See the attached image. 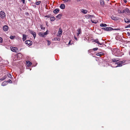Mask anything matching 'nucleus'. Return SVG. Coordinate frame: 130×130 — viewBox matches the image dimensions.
<instances>
[{
	"label": "nucleus",
	"instance_id": "nucleus-1",
	"mask_svg": "<svg viewBox=\"0 0 130 130\" xmlns=\"http://www.w3.org/2000/svg\"><path fill=\"white\" fill-rule=\"evenodd\" d=\"M112 60L113 62H116V63H114V64H115V65H117V66H116V67L121 66L122 65L124 64L123 63H124L125 62V61H124L117 62V61H119V60L117 58H113Z\"/></svg>",
	"mask_w": 130,
	"mask_h": 130
},
{
	"label": "nucleus",
	"instance_id": "nucleus-2",
	"mask_svg": "<svg viewBox=\"0 0 130 130\" xmlns=\"http://www.w3.org/2000/svg\"><path fill=\"white\" fill-rule=\"evenodd\" d=\"M120 50L117 48H115L112 51V53L113 55L117 56H121L120 54Z\"/></svg>",
	"mask_w": 130,
	"mask_h": 130
},
{
	"label": "nucleus",
	"instance_id": "nucleus-3",
	"mask_svg": "<svg viewBox=\"0 0 130 130\" xmlns=\"http://www.w3.org/2000/svg\"><path fill=\"white\" fill-rule=\"evenodd\" d=\"M47 34V31L44 32H40L38 33V35L40 37H45V35Z\"/></svg>",
	"mask_w": 130,
	"mask_h": 130
},
{
	"label": "nucleus",
	"instance_id": "nucleus-4",
	"mask_svg": "<svg viewBox=\"0 0 130 130\" xmlns=\"http://www.w3.org/2000/svg\"><path fill=\"white\" fill-rule=\"evenodd\" d=\"M10 49L11 51L15 52H17L18 51V48L17 47H11Z\"/></svg>",
	"mask_w": 130,
	"mask_h": 130
},
{
	"label": "nucleus",
	"instance_id": "nucleus-5",
	"mask_svg": "<svg viewBox=\"0 0 130 130\" xmlns=\"http://www.w3.org/2000/svg\"><path fill=\"white\" fill-rule=\"evenodd\" d=\"M6 15L5 13L3 11L0 12V17L1 18H3L5 17Z\"/></svg>",
	"mask_w": 130,
	"mask_h": 130
},
{
	"label": "nucleus",
	"instance_id": "nucleus-6",
	"mask_svg": "<svg viewBox=\"0 0 130 130\" xmlns=\"http://www.w3.org/2000/svg\"><path fill=\"white\" fill-rule=\"evenodd\" d=\"M85 17L86 18L89 19V18L92 19L94 18V17L93 15H91L89 14H87L86 15Z\"/></svg>",
	"mask_w": 130,
	"mask_h": 130
},
{
	"label": "nucleus",
	"instance_id": "nucleus-7",
	"mask_svg": "<svg viewBox=\"0 0 130 130\" xmlns=\"http://www.w3.org/2000/svg\"><path fill=\"white\" fill-rule=\"evenodd\" d=\"M8 26L7 25H5L3 27V29L4 31H7L8 30Z\"/></svg>",
	"mask_w": 130,
	"mask_h": 130
},
{
	"label": "nucleus",
	"instance_id": "nucleus-8",
	"mask_svg": "<svg viewBox=\"0 0 130 130\" xmlns=\"http://www.w3.org/2000/svg\"><path fill=\"white\" fill-rule=\"evenodd\" d=\"M125 13L127 14L130 15V11L129 9L128 8H126L125 9Z\"/></svg>",
	"mask_w": 130,
	"mask_h": 130
},
{
	"label": "nucleus",
	"instance_id": "nucleus-9",
	"mask_svg": "<svg viewBox=\"0 0 130 130\" xmlns=\"http://www.w3.org/2000/svg\"><path fill=\"white\" fill-rule=\"evenodd\" d=\"M62 29H59V30L58 31V34L57 35V36H59V37H60L61 35L62 34Z\"/></svg>",
	"mask_w": 130,
	"mask_h": 130
},
{
	"label": "nucleus",
	"instance_id": "nucleus-10",
	"mask_svg": "<svg viewBox=\"0 0 130 130\" xmlns=\"http://www.w3.org/2000/svg\"><path fill=\"white\" fill-rule=\"evenodd\" d=\"M77 36H78L79 34H81V29L80 28H79L77 30Z\"/></svg>",
	"mask_w": 130,
	"mask_h": 130
},
{
	"label": "nucleus",
	"instance_id": "nucleus-11",
	"mask_svg": "<svg viewBox=\"0 0 130 130\" xmlns=\"http://www.w3.org/2000/svg\"><path fill=\"white\" fill-rule=\"evenodd\" d=\"M25 42L26 44H27L30 46L32 44V42L29 40L26 41H25Z\"/></svg>",
	"mask_w": 130,
	"mask_h": 130
},
{
	"label": "nucleus",
	"instance_id": "nucleus-12",
	"mask_svg": "<svg viewBox=\"0 0 130 130\" xmlns=\"http://www.w3.org/2000/svg\"><path fill=\"white\" fill-rule=\"evenodd\" d=\"M93 40L94 41H93V42H94L97 43V44H98L99 45H102V43H100L98 39Z\"/></svg>",
	"mask_w": 130,
	"mask_h": 130
},
{
	"label": "nucleus",
	"instance_id": "nucleus-13",
	"mask_svg": "<svg viewBox=\"0 0 130 130\" xmlns=\"http://www.w3.org/2000/svg\"><path fill=\"white\" fill-rule=\"evenodd\" d=\"M113 30V28L111 27H105V30L111 31Z\"/></svg>",
	"mask_w": 130,
	"mask_h": 130
},
{
	"label": "nucleus",
	"instance_id": "nucleus-14",
	"mask_svg": "<svg viewBox=\"0 0 130 130\" xmlns=\"http://www.w3.org/2000/svg\"><path fill=\"white\" fill-rule=\"evenodd\" d=\"M100 2L101 6H103L104 5V0H100Z\"/></svg>",
	"mask_w": 130,
	"mask_h": 130
},
{
	"label": "nucleus",
	"instance_id": "nucleus-15",
	"mask_svg": "<svg viewBox=\"0 0 130 130\" xmlns=\"http://www.w3.org/2000/svg\"><path fill=\"white\" fill-rule=\"evenodd\" d=\"M81 12L84 14H86L88 11L86 10L82 9L81 10Z\"/></svg>",
	"mask_w": 130,
	"mask_h": 130
},
{
	"label": "nucleus",
	"instance_id": "nucleus-16",
	"mask_svg": "<svg viewBox=\"0 0 130 130\" xmlns=\"http://www.w3.org/2000/svg\"><path fill=\"white\" fill-rule=\"evenodd\" d=\"M60 7L62 9H64L65 8V5L64 4H62L60 6Z\"/></svg>",
	"mask_w": 130,
	"mask_h": 130
},
{
	"label": "nucleus",
	"instance_id": "nucleus-17",
	"mask_svg": "<svg viewBox=\"0 0 130 130\" xmlns=\"http://www.w3.org/2000/svg\"><path fill=\"white\" fill-rule=\"evenodd\" d=\"M104 54V53L102 52H100L96 53V55L97 56H101L103 55Z\"/></svg>",
	"mask_w": 130,
	"mask_h": 130
},
{
	"label": "nucleus",
	"instance_id": "nucleus-18",
	"mask_svg": "<svg viewBox=\"0 0 130 130\" xmlns=\"http://www.w3.org/2000/svg\"><path fill=\"white\" fill-rule=\"evenodd\" d=\"M8 84V83L7 81H5L4 82L1 84L2 86H5V85H6Z\"/></svg>",
	"mask_w": 130,
	"mask_h": 130
},
{
	"label": "nucleus",
	"instance_id": "nucleus-19",
	"mask_svg": "<svg viewBox=\"0 0 130 130\" xmlns=\"http://www.w3.org/2000/svg\"><path fill=\"white\" fill-rule=\"evenodd\" d=\"M59 11V10L58 9H56L54 10L53 11V12L55 13H58Z\"/></svg>",
	"mask_w": 130,
	"mask_h": 130
},
{
	"label": "nucleus",
	"instance_id": "nucleus-20",
	"mask_svg": "<svg viewBox=\"0 0 130 130\" xmlns=\"http://www.w3.org/2000/svg\"><path fill=\"white\" fill-rule=\"evenodd\" d=\"M23 38L22 39L23 41H24L26 40V35L25 34H23Z\"/></svg>",
	"mask_w": 130,
	"mask_h": 130
},
{
	"label": "nucleus",
	"instance_id": "nucleus-21",
	"mask_svg": "<svg viewBox=\"0 0 130 130\" xmlns=\"http://www.w3.org/2000/svg\"><path fill=\"white\" fill-rule=\"evenodd\" d=\"M31 34L33 35V37H34V38L35 39V37L36 36V34L35 32H31Z\"/></svg>",
	"mask_w": 130,
	"mask_h": 130
},
{
	"label": "nucleus",
	"instance_id": "nucleus-22",
	"mask_svg": "<svg viewBox=\"0 0 130 130\" xmlns=\"http://www.w3.org/2000/svg\"><path fill=\"white\" fill-rule=\"evenodd\" d=\"M26 63L28 66H30L31 64V63L29 61H26Z\"/></svg>",
	"mask_w": 130,
	"mask_h": 130
},
{
	"label": "nucleus",
	"instance_id": "nucleus-23",
	"mask_svg": "<svg viewBox=\"0 0 130 130\" xmlns=\"http://www.w3.org/2000/svg\"><path fill=\"white\" fill-rule=\"evenodd\" d=\"M62 16V15L60 14H59L56 17V18L58 19H60Z\"/></svg>",
	"mask_w": 130,
	"mask_h": 130
},
{
	"label": "nucleus",
	"instance_id": "nucleus-24",
	"mask_svg": "<svg viewBox=\"0 0 130 130\" xmlns=\"http://www.w3.org/2000/svg\"><path fill=\"white\" fill-rule=\"evenodd\" d=\"M100 26L101 27H106L107 26V25L105 24H100Z\"/></svg>",
	"mask_w": 130,
	"mask_h": 130
},
{
	"label": "nucleus",
	"instance_id": "nucleus-25",
	"mask_svg": "<svg viewBox=\"0 0 130 130\" xmlns=\"http://www.w3.org/2000/svg\"><path fill=\"white\" fill-rule=\"evenodd\" d=\"M17 56L18 57L21 58L22 57V55L21 54L19 53L18 54Z\"/></svg>",
	"mask_w": 130,
	"mask_h": 130
},
{
	"label": "nucleus",
	"instance_id": "nucleus-26",
	"mask_svg": "<svg viewBox=\"0 0 130 130\" xmlns=\"http://www.w3.org/2000/svg\"><path fill=\"white\" fill-rule=\"evenodd\" d=\"M55 17H52L50 18V20L51 21H54L55 20Z\"/></svg>",
	"mask_w": 130,
	"mask_h": 130
},
{
	"label": "nucleus",
	"instance_id": "nucleus-27",
	"mask_svg": "<svg viewBox=\"0 0 130 130\" xmlns=\"http://www.w3.org/2000/svg\"><path fill=\"white\" fill-rule=\"evenodd\" d=\"M125 22L126 23H127L129 22V20L127 19H124Z\"/></svg>",
	"mask_w": 130,
	"mask_h": 130
},
{
	"label": "nucleus",
	"instance_id": "nucleus-28",
	"mask_svg": "<svg viewBox=\"0 0 130 130\" xmlns=\"http://www.w3.org/2000/svg\"><path fill=\"white\" fill-rule=\"evenodd\" d=\"M41 2L40 1L37 2H36L35 4L37 5H38Z\"/></svg>",
	"mask_w": 130,
	"mask_h": 130
},
{
	"label": "nucleus",
	"instance_id": "nucleus-29",
	"mask_svg": "<svg viewBox=\"0 0 130 130\" xmlns=\"http://www.w3.org/2000/svg\"><path fill=\"white\" fill-rule=\"evenodd\" d=\"M7 75L9 78H11L12 76L11 74L8 73L7 74Z\"/></svg>",
	"mask_w": 130,
	"mask_h": 130
},
{
	"label": "nucleus",
	"instance_id": "nucleus-30",
	"mask_svg": "<svg viewBox=\"0 0 130 130\" xmlns=\"http://www.w3.org/2000/svg\"><path fill=\"white\" fill-rule=\"evenodd\" d=\"M40 27L41 29L42 30H44L45 29V27H43V26L42 25H41Z\"/></svg>",
	"mask_w": 130,
	"mask_h": 130
},
{
	"label": "nucleus",
	"instance_id": "nucleus-31",
	"mask_svg": "<svg viewBox=\"0 0 130 130\" xmlns=\"http://www.w3.org/2000/svg\"><path fill=\"white\" fill-rule=\"evenodd\" d=\"M60 39L59 38H55L54 39V40L56 41L57 40L58 41H60Z\"/></svg>",
	"mask_w": 130,
	"mask_h": 130
},
{
	"label": "nucleus",
	"instance_id": "nucleus-32",
	"mask_svg": "<svg viewBox=\"0 0 130 130\" xmlns=\"http://www.w3.org/2000/svg\"><path fill=\"white\" fill-rule=\"evenodd\" d=\"M6 76H5L4 77L2 78H1L0 79V80H3L5 79H6Z\"/></svg>",
	"mask_w": 130,
	"mask_h": 130
},
{
	"label": "nucleus",
	"instance_id": "nucleus-33",
	"mask_svg": "<svg viewBox=\"0 0 130 130\" xmlns=\"http://www.w3.org/2000/svg\"><path fill=\"white\" fill-rule=\"evenodd\" d=\"M15 37L14 36H11L10 37V38L12 39H13Z\"/></svg>",
	"mask_w": 130,
	"mask_h": 130
},
{
	"label": "nucleus",
	"instance_id": "nucleus-34",
	"mask_svg": "<svg viewBox=\"0 0 130 130\" xmlns=\"http://www.w3.org/2000/svg\"><path fill=\"white\" fill-rule=\"evenodd\" d=\"M7 82V83L8 82V83H12V82L11 80L10 79H9Z\"/></svg>",
	"mask_w": 130,
	"mask_h": 130
},
{
	"label": "nucleus",
	"instance_id": "nucleus-35",
	"mask_svg": "<svg viewBox=\"0 0 130 130\" xmlns=\"http://www.w3.org/2000/svg\"><path fill=\"white\" fill-rule=\"evenodd\" d=\"M47 45H50L51 44V42H50V41H49V40H48L47 41Z\"/></svg>",
	"mask_w": 130,
	"mask_h": 130
},
{
	"label": "nucleus",
	"instance_id": "nucleus-36",
	"mask_svg": "<svg viewBox=\"0 0 130 130\" xmlns=\"http://www.w3.org/2000/svg\"><path fill=\"white\" fill-rule=\"evenodd\" d=\"M111 18L112 20H115L116 19V18L113 16Z\"/></svg>",
	"mask_w": 130,
	"mask_h": 130
},
{
	"label": "nucleus",
	"instance_id": "nucleus-37",
	"mask_svg": "<svg viewBox=\"0 0 130 130\" xmlns=\"http://www.w3.org/2000/svg\"><path fill=\"white\" fill-rule=\"evenodd\" d=\"M98 48H94L93 49V50L94 51H96L98 49Z\"/></svg>",
	"mask_w": 130,
	"mask_h": 130
},
{
	"label": "nucleus",
	"instance_id": "nucleus-38",
	"mask_svg": "<svg viewBox=\"0 0 130 130\" xmlns=\"http://www.w3.org/2000/svg\"><path fill=\"white\" fill-rule=\"evenodd\" d=\"M118 12L119 13H122V12L120 10H118Z\"/></svg>",
	"mask_w": 130,
	"mask_h": 130
},
{
	"label": "nucleus",
	"instance_id": "nucleus-39",
	"mask_svg": "<svg viewBox=\"0 0 130 130\" xmlns=\"http://www.w3.org/2000/svg\"><path fill=\"white\" fill-rule=\"evenodd\" d=\"M65 2H67L70 1V0H63Z\"/></svg>",
	"mask_w": 130,
	"mask_h": 130
},
{
	"label": "nucleus",
	"instance_id": "nucleus-40",
	"mask_svg": "<svg viewBox=\"0 0 130 130\" xmlns=\"http://www.w3.org/2000/svg\"><path fill=\"white\" fill-rule=\"evenodd\" d=\"M3 40L2 38L0 37V42L2 43V42Z\"/></svg>",
	"mask_w": 130,
	"mask_h": 130
},
{
	"label": "nucleus",
	"instance_id": "nucleus-41",
	"mask_svg": "<svg viewBox=\"0 0 130 130\" xmlns=\"http://www.w3.org/2000/svg\"><path fill=\"white\" fill-rule=\"evenodd\" d=\"M91 20L92 22V23H96V21H92V20Z\"/></svg>",
	"mask_w": 130,
	"mask_h": 130
},
{
	"label": "nucleus",
	"instance_id": "nucleus-42",
	"mask_svg": "<svg viewBox=\"0 0 130 130\" xmlns=\"http://www.w3.org/2000/svg\"><path fill=\"white\" fill-rule=\"evenodd\" d=\"M21 1H22V2H23V3L24 4H25V0H21Z\"/></svg>",
	"mask_w": 130,
	"mask_h": 130
},
{
	"label": "nucleus",
	"instance_id": "nucleus-43",
	"mask_svg": "<svg viewBox=\"0 0 130 130\" xmlns=\"http://www.w3.org/2000/svg\"><path fill=\"white\" fill-rule=\"evenodd\" d=\"M127 35L128 36H130V33L128 32L127 33Z\"/></svg>",
	"mask_w": 130,
	"mask_h": 130
},
{
	"label": "nucleus",
	"instance_id": "nucleus-44",
	"mask_svg": "<svg viewBox=\"0 0 130 130\" xmlns=\"http://www.w3.org/2000/svg\"><path fill=\"white\" fill-rule=\"evenodd\" d=\"M74 38L76 41L78 40L77 38H76L75 36H74Z\"/></svg>",
	"mask_w": 130,
	"mask_h": 130
},
{
	"label": "nucleus",
	"instance_id": "nucleus-45",
	"mask_svg": "<svg viewBox=\"0 0 130 130\" xmlns=\"http://www.w3.org/2000/svg\"><path fill=\"white\" fill-rule=\"evenodd\" d=\"M124 12H125V9L122 12V13H124Z\"/></svg>",
	"mask_w": 130,
	"mask_h": 130
},
{
	"label": "nucleus",
	"instance_id": "nucleus-46",
	"mask_svg": "<svg viewBox=\"0 0 130 130\" xmlns=\"http://www.w3.org/2000/svg\"><path fill=\"white\" fill-rule=\"evenodd\" d=\"M124 1L125 3H126L127 2V1L126 0H124Z\"/></svg>",
	"mask_w": 130,
	"mask_h": 130
},
{
	"label": "nucleus",
	"instance_id": "nucleus-47",
	"mask_svg": "<svg viewBox=\"0 0 130 130\" xmlns=\"http://www.w3.org/2000/svg\"><path fill=\"white\" fill-rule=\"evenodd\" d=\"M105 27H103V28H102V29L104 30H105Z\"/></svg>",
	"mask_w": 130,
	"mask_h": 130
},
{
	"label": "nucleus",
	"instance_id": "nucleus-48",
	"mask_svg": "<svg viewBox=\"0 0 130 130\" xmlns=\"http://www.w3.org/2000/svg\"><path fill=\"white\" fill-rule=\"evenodd\" d=\"M82 1V0H77V2H80L81 1Z\"/></svg>",
	"mask_w": 130,
	"mask_h": 130
},
{
	"label": "nucleus",
	"instance_id": "nucleus-49",
	"mask_svg": "<svg viewBox=\"0 0 130 130\" xmlns=\"http://www.w3.org/2000/svg\"><path fill=\"white\" fill-rule=\"evenodd\" d=\"M114 30H118V29H114Z\"/></svg>",
	"mask_w": 130,
	"mask_h": 130
},
{
	"label": "nucleus",
	"instance_id": "nucleus-50",
	"mask_svg": "<svg viewBox=\"0 0 130 130\" xmlns=\"http://www.w3.org/2000/svg\"><path fill=\"white\" fill-rule=\"evenodd\" d=\"M70 41L69 42V43L68 44H70Z\"/></svg>",
	"mask_w": 130,
	"mask_h": 130
},
{
	"label": "nucleus",
	"instance_id": "nucleus-51",
	"mask_svg": "<svg viewBox=\"0 0 130 130\" xmlns=\"http://www.w3.org/2000/svg\"><path fill=\"white\" fill-rule=\"evenodd\" d=\"M28 0L29 1H31V0Z\"/></svg>",
	"mask_w": 130,
	"mask_h": 130
},
{
	"label": "nucleus",
	"instance_id": "nucleus-52",
	"mask_svg": "<svg viewBox=\"0 0 130 130\" xmlns=\"http://www.w3.org/2000/svg\"><path fill=\"white\" fill-rule=\"evenodd\" d=\"M46 17H47V16H46Z\"/></svg>",
	"mask_w": 130,
	"mask_h": 130
},
{
	"label": "nucleus",
	"instance_id": "nucleus-53",
	"mask_svg": "<svg viewBox=\"0 0 130 130\" xmlns=\"http://www.w3.org/2000/svg\"><path fill=\"white\" fill-rule=\"evenodd\" d=\"M129 22L130 23V21L129 20Z\"/></svg>",
	"mask_w": 130,
	"mask_h": 130
}]
</instances>
